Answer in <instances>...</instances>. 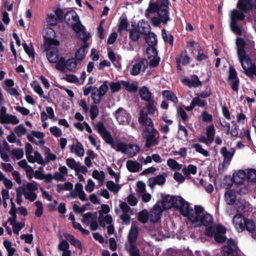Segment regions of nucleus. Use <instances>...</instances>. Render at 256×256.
<instances>
[{"label": "nucleus", "mask_w": 256, "mask_h": 256, "mask_svg": "<svg viewBox=\"0 0 256 256\" xmlns=\"http://www.w3.org/2000/svg\"><path fill=\"white\" fill-rule=\"evenodd\" d=\"M182 82L184 86H188L189 88H198L202 86V82L196 74L192 75L190 80L188 78H185L182 80Z\"/></svg>", "instance_id": "11"}, {"label": "nucleus", "mask_w": 256, "mask_h": 256, "mask_svg": "<svg viewBox=\"0 0 256 256\" xmlns=\"http://www.w3.org/2000/svg\"><path fill=\"white\" fill-rule=\"evenodd\" d=\"M162 214L160 212L152 210L150 214V220L152 222L155 224L160 220Z\"/></svg>", "instance_id": "50"}, {"label": "nucleus", "mask_w": 256, "mask_h": 256, "mask_svg": "<svg viewBox=\"0 0 256 256\" xmlns=\"http://www.w3.org/2000/svg\"><path fill=\"white\" fill-rule=\"evenodd\" d=\"M177 113L180 116L182 121L186 122L188 120V116L185 110L182 107H178L177 109Z\"/></svg>", "instance_id": "55"}, {"label": "nucleus", "mask_w": 256, "mask_h": 256, "mask_svg": "<svg viewBox=\"0 0 256 256\" xmlns=\"http://www.w3.org/2000/svg\"><path fill=\"white\" fill-rule=\"evenodd\" d=\"M224 197L228 204L230 206L234 204L236 198L234 190L231 189L226 190L224 193Z\"/></svg>", "instance_id": "20"}, {"label": "nucleus", "mask_w": 256, "mask_h": 256, "mask_svg": "<svg viewBox=\"0 0 256 256\" xmlns=\"http://www.w3.org/2000/svg\"><path fill=\"white\" fill-rule=\"evenodd\" d=\"M191 147L194 148L198 152L202 154L204 156H208L210 155L209 152L207 150L204 149L202 145L200 144H192Z\"/></svg>", "instance_id": "44"}, {"label": "nucleus", "mask_w": 256, "mask_h": 256, "mask_svg": "<svg viewBox=\"0 0 256 256\" xmlns=\"http://www.w3.org/2000/svg\"><path fill=\"white\" fill-rule=\"evenodd\" d=\"M128 26V22L127 18L125 16L124 17L122 16L120 20V23L118 26V30L122 32L127 29Z\"/></svg>", "instance_id": "42"}, {"label": "nucleus", "mask_w": 256, "mask_h": 256, "mask_svg": "<svg viewBox=\"0 0 256 256\" xmlns=\"http://www.w3.org/2000/svg\"><path fill=\"white\" fill-rule=\"evenodd\" d=\"M202 120L205 122H210L212 121V116L206 111H204L202 114Z\"/></svg>", "instance_id": "64"}, {"label": "nucleus", "mask_w": 256, "mask_h": 256, "mask_svg": "<svg viewBox=\"0 0 256 256\" xmlns=\"http://www.w3.org/2000/svg\"><path fill=\"white\" fill-rule=\"evenodd\" d=\"M77 66L76 60L74 58H69L66 60V68L70 71L74 70Z\"/></svg>", "instance_id": "48"}, {"label": "nucleus", "mask_w": 256, "mask_h": 256, "mask_svg": "<svg viewBox=\"0 0 256 256\" xmlns=\"http://www.w3.org/2000/svg\"><path fill=\"white\" fill-rule=\"evenodd\" d=\"M88 44L86 43L77 50L75 54L76 60L82 61L84 58L86 56V49L88 48Z\"/></svg>", "instance_id": "25"}, {"label": "nucleus", "mask_w": 256, "mask_h": 256, "mask_svg": "<svg viewBox=\"0 0 256 256\" xmlns=\"http://www.w3.org/2000/svg\"><path fill=\"white\" fill-rule=\"evenodd\" d=\"M141 24L140 28H142V30H140L141 34H142L146 36H148V34H149L150 27L149 26V24L148 23L146 22H142Z\"/></svg>", "instance_id": "63"}, {"label": "nucleus", "mask_w": 256, "mask_h": 256, "mask_svg": "<svg viewBox=\"0 0 256 256\" xmlns=\"http://www.w3.org/2000/svg\"><path fill=\"white\" fill-rule=\"evenodd\" d=\"M224 256H239L236 248L230 246H224L222 248Z\"/></svg>", "instance_id": "32"}, {"label": "nucleus", "mask_w": 256, "mask_h": 256, "mask_svg": "<svg viewBox=\"0 0 256 256\" xmlns=\"http://www.w3.org/2000/svg\"><path fill=\"white\" fill-rule=\"evenodd\" d=\"M90 112L91 120H94L98 116L99 114V110L98 107L96 104L91 106Z\"/></svg>", "instance_id": "54"}, {"label": "nucleus", "mask_w": 256, "mask_h": 256, "mask_svg": "<svg viewBox=\"0 0 256 256\" xmlns=\"http://www.w3.org/2000/svg\"><path fill=\"white\" fill-rule=\"evenodd\" d=\"M180 199L178 203V207L176 209L179 210L180 214L184 217H187L190 220V216L193 212V209L190 206L188 202H186L182 197L179 196Z\"/></svg>", "instance_id": "6"}, {"label": "nucleus", "mask_w": 256, "mask_h": 256, "mask_svg": "<svg viewBox=\"0 0 256 256\" xmlns=\"http://www.w3.org/2000/svg\"><path fill=\"white\" fill-rule=\"evenodd\" d=\"M246 219V218L240 214H236L234 216L233 223L238 232H240L243 228V222Z\"/></svg>", "instance_id": "16"}, {"label": "nucleus", "mask_w": 256, "mask_h": 256, "mask_svg": "<svg viewBox=\"0 0 256 256\" xmlns=\"http://www.w3.org/2000/svg\"><path fill=\"white\" fill-rule=\"evenodd\" d=\"M64 236L66 240L68 241L72 245L76 248L80 249L82 248V244L73 235L66 233L64 234Z\"/></svg>", "instance_id": "26"}, {"label": "nucleus", "mask_w": 256, "mask_h": 256, "mask_svg": "<svg viewBox=\"0 0 256 256\" xmlns=\"http://www.w3.org/2000/svg\"><path fill=\"white\" fill-rule=\"evenodd\" d=\"M148 212L146 210H143L138 213V220L143 224H146L148 222Z\"/></svg>", "instance_id": "37"}, {"label": "nucleus", "mask_w": 256, "mask_h": 256, "mask_svg": "<svg viewBox=\"0 0 256 256\" xmlns=\"http://www.w3.org/2000/svg\"><path fill=\"white\" fill-rule=\"evenodd\" d=\"M121 84L129 92H135L138 90V86L134 83H130L126 81H122Z\"/></svg>", "instance_id": "38"}, {"label": "nucleus", "mask_w": 256, "mask_h": 256, "mask_svg": "<svg viewBox=\"0 0 256 256\" xmlns=\"http://www.w3.org/2000/svg\"><path fill=\"white\" fill-rule=\"evenodd\" d=\"M150 45L151 46H148L146 50V53L149 60L152 57L157 56L158 54V52L156 48L157 45L156 40L154 41V43H153V44L150 42Z\"/></svg>", "instance_id": "28"}, {"label": "nucleus", "mask_w": 256, "mask_h": 256, "mask_svg": "<svg viewBox=\"0 0 256 256\" xmlns=\"http://www.w3.org/2000/svg\"><path fill=\"white\" fill-rule=\"evenodd\" d=\"M246 178L245 172L244 170H239L237 172L233 174L232 181L238 185H241L244 182Z\"/></svg>", "instance_id": "14"}, {"label": "nucleus", "mask_w": 256, "mask_h": 256, "mask_svg": "<svg viewBox=\"0 0 256 256\" xmlns=\"http://www.w3.org/2000/svg\"><path fill=\"white\" fill-rule=\"evenodd\" d=\"M12 154L15 156L17 160L21 159L24 156V151L22 149L18 148H14L11 152Z\"/></svg>", "instance_id": "56"}, {"label": "nucleus", "mask_w": 256, "mask_h": 256, "mask_svg": "<svg viewBox=\"0 0 256 256\" xmlns=\"http://www.w3.org/2000/svg\"><path fill=\"white\" fill-rule=\"evenodd\" d=\"M140 30L139 28H132L130 30L129 38L133 42H136L140 38Z\"/></svg>", "instance_id": "30"}, {"label": "nucleus", "mask_w": 256, "mask_h": 256, "mask_svg": "<svg viewBox=\"0 0 256 256\" xmlns=\"http://www.w3.org/2000/svg\"><path fill=\"white\" fill-rule=\"evenodd\" d=\"M98 131L101 135L102 139L108 144L110 145L111 148L117 152H120L127 154L128 148H134L133 144H126L120 141L118 139L114 140L110 134V133L106 130L104 123L99 122L96 125Z\"/></svg>", "instance_id": "1"}, {"label": "nucleus", "mask_w": 256, "mask_h": 256, "mask_svg": "<svg viewBox=\"0 0 256 256\" xmlns=\"http://www.w3.org/2000/svg\"><path fill=\"white\" fill-rule=\"evenodd\" d=\"M46 32L44 36L45 45L48 46H58L60 44V42L56 40V34L54 30L50 28L46 29Z\"/></svg>", "instance_id": "8"}, {"label": "nucleus", "mask_w": 256, "mask_h": 256, "mask_svg": "<svg viewBox=\"0 0 256 256\" xmlns=\"http://www.w3.org/2000/svg\"><path fill=\"white\" fill-rule=\"evenodd\" d=\"M108 82L106 80L104 82L103 84L101 85L100 88L98 89V95L100 98L104 96L106 93L108 92Z\"/></svg>", "instance_id": "41"}, {"label": "nucleus", "mask_w": 256, "mask_h": 256, "mask_svg": "<svg viewBox=\"0 0 256 256\" xmlns=\"http://www.w3.org/2000/svg\"><path fill=\"white\" fill-rule=\"evenodd\" d=\"M51 134L56 138H58L62 135L61 130L56 126H52L50 128Z\"/></svg>", "instance_id": "59"}, {"label": "nucleus", "mask_w": 256, "mask_h": 256, "mask_svg": "<svg viewBox=\"0 0 256 256\" xmlns=\"http://www.w3.org/2000/svg\"><path fill=\"white\" fill-rule=\"evenodd\" d=\"M114 115L120 124H126L128 122L130 114L123 108H119L117 109L115 111Z\"/></svg>", "instance_id": "9"}, {"label": "nucleus", "mask_w": 256, "mask_h": 256, "mask_svg": "<svg viewBox=\"0 0 256 256\" xmlns=\"http://www.w3.org/2000/svg\"><path fill=\"white\" fill-rule=\"evenodd\" d=\"M92 176L94 179L102 183L104 180L105 174L103 171L99 172L98 170H95L92 172Z\"/></svg>", "instance_id": "47"}, {"label": "nucleus", "mask_w": 256, "mask_h": 256, "mask_svg": "<svg viewBox=\"0 0 256 256\" xmlns=\"http://www.w3.org/2000/svg\"><path fill=\"white\" fill-rule=\"evenodd\" d=\"M162 94L163 98L166 100L170 101L174 104L178 102V98L172 91L164 90L162 92Z\"/></svg>", "instance_id": "19"}, {"label": "nucleus", "mask_w": 256, "mask_h": 256, "mask_svg": "<svg viewBox=\"0 0 256 256\" xmlns=\"http://www.w3.org/2000/svg\"><path fill=\"white\" fill-rule=\"evenodd\" d=\"M238 78L237 72L233 66H230L228 70V80Z\"/></svg>", "instance_id": "58"}, {"label": "nucleus", "mask_w": 256, "mask_h": 256, "mask_svg": "<svg viewBox=\"0 0 256 256\" xmlns=\"http://www.w3.org/2000/svg\"><path fill=\"white\" fill-rule=\"evenodd\" d=\"M144 39L146 43L148 45V46H151L150 42L153 44V43H154L155 40H156V44H158L156 36L154 32H149V34H148V36H145Z\"/></svg>", "instance_id": "46"}, {"label": "nucleus", "mask_w": 256, "mask_h": 256, "mask_svg": "<svg viewBox=\"0 0 256 256\" xmlns=\"http://www.w3.org/2000/svg\"><path fill=\"white\" fill-rule=\"evenodd\" d=\"M169 4L168 0H150L145 11L146 17L148 18L150 14H156L158 17L170 18Z\"/></svg>", "instance_id": "2"}, {"label": "nucleus", "mask_w": 256, "mask_h": 256, "mask_svg": "<svg viewBox=\"0 0 256 256\" xmlns=\"http://www.w3.org/2000/svg\"><path fill=\"white\" fill-rule=\"evenodd\" d=\"M148 104L146 107L148 111V113L150 115L154 114L155 112H158L156 108L157 103L155 102L154 98H152L150 101H147Z\"/></svg>", "instance_id": "31"}, {"label": "nucleus", "mask_w": 256, "mask_h": 256, "mask_svg": "<svg viewBox=\"0 0 256 256\" xmlns=\"http://www.w3.org/2000/svg\"><path fill=\"white\" fill-rule=\"evenodd\" d=\"M144 64V62L142 61L139 62H138L135 63L132 67V70L130 71V74L132 76H137L138 75L141 70L142 65Z\"/></svg>", "instance_id": "40"}, {"label": "nucleus", "mask_w": 256, "mask_h": 256, "mask_svg": "<svg viewBox=\"0 0 256 256\" xmlns=\"http://www.w3.org/2000/svg\"><path fill=\"white\" fill-rule=\"evenodd\" d=\"M238 55L242 68L246 76H251L256 73V66L254 64L250 58L246 54L244 48H238Z\"/></svg>", "instance_id": "3"}, {"label": "nucleus", "mask_w": 256, "mask_h": 256, "mask_svg": "<svg viewBox=\"0 0 256 256\" xmlns=\"http://www.w3.org/2000/svg\"><path fill=\"white\" fill-rule=\"evenodd\" d=\"M236 6L238 10L245 14L254 8L252 0H238Z\"/></svg>", "instance_id": "13"}, {"label": "nucleus", "mask_w": 256, "mask_h": 256, "mask_svg": "<svg viewBox=\"0 0 256 256\" xmlns=\"http://www.w3.org/2000/svg\"><path fill=\"white\" fill-rule=\"evenodd\" d=\"M243 228H242L240 232L244 230H246L248 232H253V231L255 230V224L253 220L246 219L243 222Z\"/></svg>", "instance_id": "27"}, {"label": "nucleus", "mask_w": 256, "mask_h": 256, "mask_svg": "<svg viewBox=\"0 0 256 256\" xmlns=\"http://www.w3.org/2000/svg\"><path fill=\"white\" fill-rule=\"evenodd\" d=\"M182 172L184 174L186 177H189L192 174L194 175L197 172V167L196 166L190 164L186 167L184 166L182 169Z\"/></svg>", "instance_id": "24"}, {"label": "nucleus", "mask_w": 256, "mask_h": 256, "mask_svg": "<svg viewBox=\"0 0 256 256\" xmlns=\"http://www.w3.org/2000/svg\"><path fill=\"white\" fill-rule=\"evenodd\" d=\"M72 14H74V16H72L71 22L72 24H68V25L70 26L76 32L80 34L81 28L83 27V26L80 20L79 16L76 12L72 10Z\"/></svg>", "instance_id": "12"}, {"label": "nucleus", "mask_w": 256, "mask_h": 256, "mask_svg": "<svg viewBox=\"0 0 256 256\" xmlns=\"http://www.w3.org/2000/svg\"><path fill=\"white\" fill-rule=\"evenodd\" d=\"M14 131L18 136H20L21 134H26V129L22 124H20L14 128Z\"/></svg>", "instance_id": "62"}, {"label": "nucleus", "mask_w": 256, "mask_h": 256, "mask_svg": "<svg viewBox=\"0 0 256 256\" xmlns=\"http://www.w3.org/2000/svg\"><path fill=\"white\" fill-rule=\"evenodd\" d=\"M180 196H172L170 194L166 195L161 200L160 204H162V208L164 210H170L172 208L176 209L178 207V203L180 199L178 198Z\"/></svg>", "instance_id": "7"}, {"label": "nucleus", "mask_w": 256, "mask_h": 256, "mask_svg": "<svg viewBox=\"0 0 256 256\" xmlns=\"http://www.w3.org/2000/svg\"><path fill=\"white\" fill-rule=\"evenodd\" d=\"M128 252L130 256H140L139 249L134 244L130 246Z\"/></svg>", "instance_id": "57"}, {"label": "nucleus", "mask_w": 256, "mask_h": 256, "mask_svg": "<svg viewBox=\"0 0 256 256\" xmlns=\"http://www.w3.org/2000/svg\"><path fill=\"white\" fill-rule=\"evenodd\" d=\"M106 186L107 188L114 193H118L121 188V186L118 184H116L112 180H108L106 182Z\"/></svg>", "instance_id": "39"}, {"label": "nucleus", "mask_w": 256, "mask_h": 256, "mask_svg": "<svg viewBox=\"0 0 256 256\" xmlns=\"http://www.w3.org/2000/svg\"><path fill=\"white\" fill-rule=\"evenodd\" d=\"M167 165L174 170H180L182 169V165L174 158H168L167 160Z\"/></svg>", "instance_id": "34"}, {"label": "nucleus", "mask_w": 256, "mask_h": 256, "mask_svg": "<svg viewBox=\"0 0 256 256\" xmlns=\"http://www.w3.org/2000/svg\"><path fill=\"white\" fill-rule=\"evenodd\" d=\"M195 212H192L190 216V220L192 222H198V218L200 216V214L204 212V208L200 205H196L194 206Z\"/></svg>", "instance_id": "22"}, {"label": "nucleus", "mask_w": 256, "mask_h": 256, "mask_svg": "<svg viewBox=\"0 0 256 256\" xmlns=\"http://www.w3.org/2000/svg\"><path fill=\"white\" fill-rule=\"evenodd\" d=\"M25 188H23V194L26 200L34 202L37 198V194L34 192H26Z\"/></svg>", "instance_id": "51"}, {"label": "nucleus", "mask_w": 256, "mask_h": 256, "mask_svg": "<svg viewBox=\"0 0 256 256\" xmlns=\"http://www.w3.org/2000/svg\"><path fill=\"white\" fill-rule=\"evenodd\" d=\"M194 108L196 106L200 108H204L206 106L207 104L206 100L200 99L199 96H196L192 98V100Z\"/></svg>", "instance_id": "43"}, {"label": "nucleus", "mask_w": 256, "mask_h": 256, "mask_svg": "<svg viewBox=\"0 0 256 256\" xmlns=\"http://www.w3.org/2000/svg\"><path fill=\"white\" fill-rule=\"evenodd\" d=\"M46 57L51 63H56L59 58L58 50L57 48L52 46H46Z\"/></svg>", "instance_id": "10"}, {"label": "nucleus", "mask_w": 256, "mask_h": 256, "mask_svg": "<svg viewBox=\"0 0 256 256\" xmlns=\"http://www.w3.org/2000/svg\"><path fill=\"white\" fill-rule=\"evenodd\" d=\"M56 68L59 70H64L66 68V60L64 57H60L56 62Z\"/></svg>", "instance_id": "49"}, {"label": "nucleus", "mask_w": 256, "mask_h": 256, "mask_svg": "<svg viewBox=\"0 0 256 256\" xmlns=\"http://www.w3.org/2000/svg\"><path fill=\"white\" fill-rule=\"evenodd\" d=\"M201 222L202 225L208 226L213 223L212 216L208 213L202 214L198 218V222Z\"/></svg>", "instance_id": "21"}, {"label": "nucleus", "mask_w": 256, "mask_h": 256, "mask_svg": "<svg viewBox=\"0 0 256 256\" xmlns=\"http://www.w3.org/2000/svg\"><path fill=\"white\" fill-rule=\"evenodd\" d=\"M216 130L213 124H210L206 128V135L210 142H212L214 138Z\"/></svg>", "instance_id": "35"}, {"label": "nucleus", "mask_w": 256, "mask_h": 256, "mask_svg": "<svg viewBox=\"0 0 256 256\" xmlns=\"http://www.w3.org/2000/svg\"><path fill=\"white\" fill-rule=\"evenodd\" d=\"M84 153V150L82 144L77 142L75 148V154L78 156H82Z\"/></svg>", "instance_id": "52"}, {"label": "nucleus", "mask_w": 256, "mask_h": 256, "mask_svg": "<svg viewBox=\"0 0 256 256\" xmlns=\"http://www.w3.org/2000/svg\"><path fill=\"white\" fill-rule=\"evenodd\" d=\"M234 150H232V152H228L227 148L226 146H224L222 148L220 153L224 158L223 161V166L224 164H229L230 162L232 160L234 156Z\"/></svg>", "instance_id": "17"}, {"label": "nucleus", "mask_w": 256, "mask_h": 256, "mask_svg": "<svg viewBox=\"0 0 256 256\" xmlns=\"http://www.w3.org/2000/svg\"><path fill=\"white\" fill-rule=\"evenodd\" d=\"M133 148H129L131 150L128 151V150L127 154L129 155L130 157H133L134 156H136L140 152V147L138 145L133 144Z\"/></svg>", "instance_id": "61"}, {"label": "nucleus", "mask_w": 256, "mask_h": 256, "mask_svg": "<svg viewBox=\"0 0 256 256\" xmlns=\"http://www.w3.org/2000/svg\"><path fill=\"white\" fill-rule=\"evenodd\" d=\"M139 94L142 100L146 102L150 101L152 98H154L152 93L146 86H144L140 89Z\"/></svg>", "instance_id": "18"}, {"label": "nucleus", "mask_w": 256, "mask_h": 256, "mask_svg": "<svg viewBox=\"0 0 256 256\" xmlns=\"http://www.w3.org/2000/svg\"><path fill=\"white\" fill-rule=\"evenodd\" d=\"M208 56L207 52H204L200 48L198 49V54L195 58L196 60L202 62L208 59Z\"/></svg>", "instance_id": "36"}, {"label": "nucleus", "mask_w": 256, "mask_h": 256, "mask_svg": "<svg viewBox=\"0 0 256 256\" xmlns=\"http://www.w3.org/2000/svg\"><path fill=\"white\" fill-rule=\"evenodd\" d=\"M126 166L129 172H136L139 171L142 166L136 161L128 160L126 163Z\"/></svg>", "instance_id": "23"}, {"label": "nucleus", "mask_w": 256, "mask_h": 256, "mask_svg": "<svg viewBox=\"0 0 256 256\" xmlns=\"http://www.w3.org/2000/svg\"><path fill=\"white\" fill-rule=\"evenodd\" d=\"M34 204L37 208L34 214L36 216L40 217L44 211L42 204L40 201H36Z\"/></svg>", "instance_id": "53"}, {"label": "nucleus", "mask_w": 256, "mask_h": 256, "mask_svg": "<svg viewBox=\"0 0 256 256\" xmlns=\"http://www.w3.org/2000/svg\"><path fill=\"white\" fill-rule=\"evenodd\" d=\"M138 228L137 227H132L128 236V240L129 242L131 244L134 242L136 240L138 237Z\"/></svg>", "instance_id": "33"}, {"label": "nucleus", "mask_w": 256, "mask_h": 256, "mask_svg": "<svg viewBox=\"0 0 256 256\" xmlns=\"http://www.w3.org/2000/svg\"><path fill=\"white\" fill-rule=\"evenodd\" d=\"M110 89L112 93L118 92L122 89L120 84L118 82H112L110 84Z\"/></svg>", "instance_id": "60"}, {"label": "nucleus", "mask_w": 256, "mask_h": 256, "mask_svg": "<svg viewBox=\"0 0 256 256\" xmlns=\"http://www.w3.org/2000/svg\"><path fill=\"white\" fill-rule=\"evenodd\" d=\"M148 18L150 19V22L155 27L159 26L162 22L163 23L164 26H167L168 22L170 21L171 20L170 18L158 17V16L153 17L150 16Z\"/></svg>", "instance_id": "15"}, {"label": "nucleus", "mask_w": 256, "mask_h": 256, "mask_svg": "<svg viewBox=\"0 0 256 256\" xmlns=\"http://www.w3.org/2000/svg\"><path fill=\"white\" fill-rule=\"evenodd\" d=\"M142 135L145 140L144 146L146 148L156 146L160 142V133L155 128H144Z\"/></svg>", "instance_id": "4"}, {"label": "nucleus", "mask_w": 256, "mask_h": 256, "mask_svg": "<svg viewBox=\"0 0 256 256\" xmlns=\"http://www.w3.org/2000/svg\"><path fill=\"white\" fill-rule=\"evenodd\" d=\"M58 20L55 14H50L46 15V22L50 26H55L58 24Z\"/></svg>", "instance_id": "45"}, {"label": "nucleus", "mask_w": 256, "mask_h": 256, "mask_svg": "<svg viewBox=\"0 0 256 256\" xmlns=\"http://www.w3.org/2000/svg\"><path fill=\"white\" fill-rule=\"evenodd\" d=\"M176 61L181 63L182 66H187L190 62V57L188 54L186 50H182L180 56L176 58Z\"/></svg>", "instance_id": "29"}, {"label": "nucleus", "mask_w": 256, "mask_h": 256, "mask_svg": "<svg viewBox=\"0 0 256 256\" xmlns=\"http://www.w3.org/2000/svg\"><path fill=\"white\" fill-rule=\"evenodd\" d=\"M245 17V14L240 10H234L231 12L230 27L232 30L238 35L242 34V30L238 22L244 20Z\"/></svg>", "instance_id": "5"}]
</instances>
